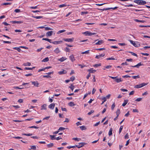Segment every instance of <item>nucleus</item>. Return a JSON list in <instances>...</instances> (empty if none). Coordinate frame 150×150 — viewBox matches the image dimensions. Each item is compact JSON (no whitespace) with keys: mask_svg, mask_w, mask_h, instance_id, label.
I'll return each instance as SVG.
<instances>
[{"mask_svg":"<svg viewBox=\"0 0 150 150\" xmlns=\"http://www.w3.org/2000/svg\"><path fill=\"white\" fill-rule=\"evenodd\" d=\"M148 83H142L139 85H137L135 86L134 88H139L145 86Z\"/></svg>","mask_w":150,"mask_h":150,"instance_id":"1","label":"nucleus"},{"mask_svg":"<svg viewBox=\"0 0 150 150\" xmlns=\"http://www.w3.org/2000/svg\"><path fill=\"white\" fill-rule=\"evenodd\" d=\"M118 7H115L114 8H104L103 9H100V8H98V10H99L101 11H104V10H110L111 9H112L113 10H115Z\"/></svg>","mask_w":150,"mask_h":150,"instance_id":"2","label":"nucleus"},{"mask_svg":"<svg viewBox=\"0 0 150 150\" xmlns=\"http://www.w3.org/2000/svg\"><path fill=\"white\" fill-rule=\"evenodd\" d=\"M129 41L131 44L136 47H138L140 45V44H139L138 42L135 43L134 41L132 40H130Z\"/></svg>","mask_w":150,"mask_h":150,"instance_id":"3","label":"nucleus"},{"mask_svg":"<svg viewBox=\"0 0 150 150\" xmlns=\"http://www.w3.org/2000/svg\"><path fill=\"white\" fill-rule=\"evenodd\" d=\"M74 39V38H64L63 40L66 42H72L73 41Z\"/></svg>","mask_w":150,"mask_h":150,"instance_id":"4","label":"nucleus"},{"mask_svg":"<svg viewBox=\"0 0 150 150\" xmlns=\"http://www.w3.org/2000/svg\"><path fill=\"white\" fill-rule=\"evenodd\" d=\"M63 42V41L61 40L60 41H54V42H52L51 43H53L54 45H57L58 44H60L62 43Z\"/></svg>","mask_w":150,"mask_h":150,"instance_id":"5","label":"nucleus"},{"mask_svg":"<svg viewBox=\"0 0 150 150\" xmlns=\"http://www.w3.org/2000/svg\"><path fill=\"white\" fill-rule=\"evenodd\" d=\"M31 83L32 84L34 85L35 86L38 87L39 86V83H38L37 81H31Z\"/></svg>","mask_w":150,"mask_h":150,"instance_id":"6","label":"nucleus"},{"mask_svg":"<svg viewBox=\"0 0 150 150\" xmlns=\"http://www.w3.org/2000/svg\"><path fill=\"white\" fill-rule=\"evenodd\" d=\"M105 55V54H102L99 55H96L95 58L97 59H99L104 57Z\"/></svg>","mask_w":150,"mask_h":150,"instance_id":"7","label":"nucleus"},{"mask_svg":"<svg viewBox=\"0 0 150 150\" xmlns=\"http://www.w3.org/2000/svg\"><path fill=\"white\" fill-rule=\"evenodd\" d=\"M53 33L52 31H49L46 33V35L47 37L50 36L52 35Z\"/></svg>","mask_w":150,"mask_h":150,"instance_id":"8","label":"nucleus"},{"mask_svg":"<svg viewBox=\"0 0 150 150\" xmlns=\"http://www.w3.org/2000/svg\"><path fill=\"white\" fill-rule=\"evenodd\" d=\"M55 104L54 103H52L50 104L49 106V108L51 109H53L54 108Z\"/></svg>","mask_w":150,"mask_h":150,"instance_id":"9","label":"nucleus"},{"mask_svg":"<svg viewBox=\"0 0 150 150\" xmlns=\"http://www.w3.org/2000/svg\"><path fill=\"white\" fill-rule=\"evenodd\" d=\"M67 73V71L66 70H63L62 71L58 72V73L59 74H65Z\"/></svg>","mask_w":150,"mask_h":150,"instance_id":"10","label":"nucleus"},{"mask_svg":"<svg viewBox=\"0 0 150 150\" xmlns=\"http://www.w3.org/2000/svg\"><path fill=\"white\" fill-rule=\"evenodd\" d=\"M11 22L13 24L17 23L18 24H20L23 23V21H12Z\"/></svg>","mask_w":150,"mask_h":150,"instance_id":"11","label":"nucleus"},{"mask_svg":"<svg viewBox=\"0 0 150 150\" xmlns=\"http://www.w3.org/2000/svg\"><path fill=\"white\" fill-rule=\"evenodd\" d=\"M69 58L72 62H73L75 60V59L73 55L70 56Z\"/></svg>","mask_w":150,"mask_h":150,"instance_id":"12","label":"nucleus"},{"mask_svg":"<svg viewBox=\"0 0 150 150\" xmlns=\"http://www.w3.org/2000/svg\"><path fill=\"white\" fill-rule=\"evenodd\" d=\"M122 79L121 78H117V77L116 78V79H115V81L117 83H119L120 82H122Z\"/></svg>","mask_w":150,"mask_h":150,"instance_id":"13","label":"nucleus"},{"mask_svg":"<svg viewBox=\"0 0 150 150\" xmlns=\"http://www.w3.org/2000/svg\"><path fill=\"white\" fill-rule=\"evenodd\" d=\"M103 43V40H99L97 42L95 43L96 45H100Z\"/></svg>","mask_w":150,"mask_h":150,"instance_id":"14","label":"nucleus"},{"mask_svg":"<svg viewBox=\"0 0 150 150\" xmlns=\"http://www.w3.org/2000/svg\"><path fill=\"white\" fill-rule=\"evenodd\" d=\"M83 34H85L86 36H91V32L89 31H86L83 33Z\"/></svg>","mask_w":150,"mask_h":150,"instance_id":"15","label":"nucleus"},{"mask_svg":"<svg viewBox=\"0 0 150 150\" xmlns=\"http://www.w3.org/2000/svg\"><path fill=\"white\" fill-rule=\"evenodd\" d=\"M46 106H47V105L46 104H44L41 106V110H46Z\"/></svg>","mask_w":150,"mask_h":150,"instance_id":"16","label":"nucleus"},{"mask_svg":"<svg viewBox=\"0 0 150 150\" xmlns=\"http://www.w3.org/2000/svg\"><path fill=\"white\" fill-rule=\"evenodd\" d=\"M55 53L57 54H58L60 52L59 48L58 47L54 51Z\"/></svg>","mask_w":150,"mask_h":150,"instance_id":"17","label":"nucleus"},{"mask_svg":"<svg viewBox=\"0 0 150 150\" xmlns=\"http://www.w3.org/2000/svg\"><path fill=\"white\" fill-rule=\"evenodd\" d=\"M88 71L89 72V73H94L96 71V70H93V68H91L90 69H88Z\"/></svg>","mask_w":150,"mask_h":150,"instance_id":"18","label":"nucleus"},{"mask_svg":"<svg viewBox=\"0 0 150 150\" xmlns=\"http://www.w3.org/2000/svg\"><path fill=\"white\" fill-rule=\"evenodd\" d=\"M128 102V100H124V103L122 104V105L123 106H125V105L127 104V103Z\"/></svg>","mask_w":150,"mask_h":150,"instance_id":"19","label":"nucleus"},{"mask_svg":"<svg viewBox=\"0 0 150 150\" xmlns=\"http://www.w3.org/2000/svg\"><path fill=\"white\" fill-rule=\"evenodd\" d=\"M42 40H44L47 41L50 43H51L52 42L51 40L49 39H48L47 38H43L42 39Z\"/></svg>","mask_w":150,"mask_h":150,"instance_id":"20","label":"nucleus"},{"mask_svg":"<svg viewBox=\"0 0 150 150\" xmlns=\"http://www.w3.org/2000/svg\"><path fill=\"white\" fill-rule=\"evenodd\" d=\"M68 105L72 107L74 106L75 104L73 102H71L69 103Z\"/></svg>","mask_w":150,"mask_h":150,"instance_id":"21","label":"nucleus"},{"mask_svg":"<svg viewBox=\"0 0 150 150\" xmlns=\"http://www.w3.org/2000/svg\"><path fill=\"white\" fill-rule=\"evenodd\" d=\"M79 127L81 130H85L86 129V128L84 126H80Z\"/></svg>","mask_w":150,"mask_h":150,"instance_id":"22","label":"nucleus"},{"mask_svg":"<svg viewBox=\"0 0 150 150\" xmlns=\"http://www.w3.org/2000/svg\"><path fill=\"white\" fill-rule=\"evenodd\" d=\"M134 21L137 22H142V23H144V22H146V21H145L139 20H138L137 19H134Z\"/></svg>","mask_w":150,"mask_h":150,"instance_id":"23","label":"nucleus"},{"mask_svg":"<svg viewBox=\"0 0 150 150\" xmlns=\"http://www.w3.org/2000/svg\"><path fill=\"white\" fill-rule=\"evenodd\" d=\"M144 8V7H142L141 8L139 9H134V10L136 11H142L144 10V9L143 8Z\"/></svg>","mask_w":150,"mask_h":150,"instance_id":"24","label":"nucleus"},{"mask_svg":"<svg viewBox=\"0 0 150 150\" xmlns=\"http://www.w3.org/2000/svg\"><path fill=\"white\" fill-rule=\"evenodd\" d=\"M120 113V109H117V110L116 112V115H117V117H118Z\"/></svg>","mask_w":150,"mask_h":150,"instance_id":"25","label":"nucleus"},{"mask_svg":"<svg viewBox=\"0 0 150 150\" xmlns=\"http://www.w3.org/2000/svg\"><path fill=\"white\" fill-rule=\"evenodd\" d=\"M49 60V59L48 57H47L44 59L42 60V62H48Z\"/></svg>","mask_w":150,"mask_h":150,"instance_id":"26","label":"nucleus"},{"mask_svg":"<svg viewBox=\"0 0 150 150\" xmlns=\"http://www.w3.org/2000/svg\"><path fill=\"white\" fill-rule=\"evenodd\" d=\"M50 138L51 140H53L56 139V138L55 137V135H50Z\"/></svg>","mask_w":150,"mask_h":150,"instance_id":"27","label":"nucleus"},{"mask_svg":"<svg viewBox=\"0 0 150 150\" xmlns=\"http://www.w3.org/2000/svg\"><path fill=\"white\" fill-rule=\"evenodd\" d=\"M146 4V2L143 0H140V5H144Z\"/></svg>","mask_w":150,"mask_h":150,"instance_id":"28","label":"nucleus"},{"mask_svg":"<svg viewBox=\"0 0 150 150\" xmlns=\"http://www.w3.org/2000/svg\"><path fill=\"white\" fill-rule=\"evenodd\" d=\"M134 2L139 5H140V0H135Z\"/></svg>","mask_w":150,"mask_h":150,"instance_id":"29","label":"nucleus"},{"mask_svg":"<svg viewBox=\"0 0 150 150\" xmlns=\"http://www.w3.org/2000/svg\"><path fill=\"white\" fill-rule=\"evenodd\" d=\"M30 147H31V148L29 149L36 150V146H31Z\"/></svg>","mask_w":150,"mask_h":150,"instance_id":"30","label":"nucleus"},{"mask_svg":"<svg viewBox=\"0 0 150 150\" xmlns=\"http://www.w3.org/2000/svg\"><path fill=\"white\" fill-rule=\"evenodd\" d=\"M54 145L53 143H50L47 145V146L48 148L52 147Z\"/></svg>","mask_w":150,"mask_h":150,"instance_id":"31","label":"nucleus"},{"mask_svg":"<svg viewBox=\"0 0 150 150\" xmlns=\"http://www.w3.org/2000/svg\"><path fill=\"white\" fill-rule=\"evenodd\" d=\"M112 128H111L110 130L109 131L108 134L109 136H111L112 134Z\"/></svg>","mask_w":150,"mask_h":150,"instance_id":"32","label":"nucleus"},{"mask_svg":"<svg viewBox=\"0 0 150 150\" xmlns=\"http://www.w3.org/2000/svg\"><path fill=\"white\" fill-rule=\"evenodd\" d=\"M13 49L16 50H17L19 52H20L21 51V50L20 49V47H14L13 48Z\"/></svg>","mask_w":150,"mask_h":150,"instance_id":"33","label":"nucleus"},{"mask_svg":"<svg viewBox=\"0 0 150 150\" xmlns=\"http://www.w3.org/2000/svg\"><path fill=\"white\" fill-rule=\"evenodd\" d=\"M66 31V30H59V31L57 33V34H59L61 33H63V32H65Z\"/></svg>","mask_w":150,"mask_h":150,"instance_id":"34","label":"nucleus"},{"mask_svg":"<svg viewBox=\"0 0 150 150\" xmlns=\"http://www.w3.org/2000/svg\"><path fill=\"white\" fill-rule=\"evenodd\" d=\"M23 65L25 66H30L31 65V63L29 62L25 63L23 64Z\"/></svg>","mask_w":150,"mask_h":150,"instance_id":"35","label":"nucleus"},{"mask_svg":"<svg viewBox=\"0 0 150 150\" xmlns=\"http://www.w3.org/2000/svg\"><path fill=\"white\" fill-rule=\"evenodd\" d=\"M89 50H88L87 51H86L84 52H83L81 53V54H89Z\"/></svg>","mask_w":150,"mask_h":150,"instance_id":"36","label":"nucleus"},{"mask_svg":"<svg viewBox=\"0 0 150 150\" xmlns=\"http://www.w3.org/2000/svg\"><path fill=\"white\" fill-rule=\"evenodd\" d=\"M129 53H130L131 54H132V55H133V56H136V57H137V54L134 53V52H128Z\"/></svg>","mask_w":150,"mask_h":150,"instance_id":"37","label":"nucleus"},{"mask_svg":"<svg viewBox=\"0 0 150 150\" xmlns=\"http://www.w3.org/2000/svg\"><path fill=\"white\" fill-rule=\"evenodd\" d=\"M34 18H36V19H39L42 18L43 17V16H33Z\"/></svg>","mask_w":150,"mask_h":150,"instance_id":"38","label":"nucleus"},{"mask_svg":"<svg viewBox=\"0 0 150 150\" xmlns=\"http://www.w3.org/2000/svg\"><path fill=\"white\" fill-rule=\"evenodd\" d=\"M66 59L63 57L59 59V61H60L61 62H62L64 61Z\"/></svg>","mask_w":150,"mask_h":150,"instance_id":"39","label":"nucleus"},{"mask_svg":"<svg viewBox=\"0 0 150 150\" xmlns=\"http://www.w3.org/2000/svg\"><path fill=\"white\" fill-rule=\"evenodd\" d=\"M69 87L71 90L72 91H73L74 88V86L71 84V86H69Z\"/></svg>","mask_w":150,"mask_h":150,"instance_id":"40","label":"nucleus"},{"mask_svg":"<svg viewBox=\"0 0 150 150\" xmlns=\"http://www.w3.org/2000/svg\"><path fill=\"white\" fill-rule=\"evenodd\" d=\"M22 135H24L26 136H32V134H31V133H29V134H22Z\"/></svg>","mask_w":150,"mask_h":150,"instance_id":"41","label":"nucleus"},{"mask_svg":"<svg viewBox=\"0 0 150 150\" xmlns=\"http://www.w3.org/2000/svg\"><path fill=\"white\" fill-rule=\"evenodd\" d=\"M65 129V128L63 127H60L59 128L58 130L59 132V131H61L64 130Z\"/></svg>","mask_w":150,"mask_h":150,"instance_id":"42","label":"nucleus"},{"mask_svg":"<svg viewBox=\"0 0 150 150\" xmlns=\"http://www.w3.org/2000/svg\"><path fill=\"white\" fill-rule=\"evenodd\" d=\"M137 65V68H139V67L142 65H143V64H141V62L139 63Z\"/></svg>","mask_w":150,"mask_h":150,"instance_id":"43","label":"nucleus"},{"mask_svg":"<svg viewBox=\"0 0 150 150\" xmlns=\"http://www.w3.org/2000/svg\"><path fill=\"white\" fill-rule=\"evenodd\" d=\"M123 128V127L122 126H121L120 127L119 129V134H120L121 133V132Z\"/></svg>","mask_w":150,"mask_h":150,"instance_id":"44","label":"nucleus"},{"mask_svg":"<svg viewBox=\"0 0 150 150\" xmlns=\"http://www.w3.org/2000/svg\"><path fill=\"white\" fill-rule=\"evenodd\" d=\"M142 98H138L137 99H136L135 100L139 102V101H141L142 100Z\"/></svg>","mask_w":150,"mask_h":150,"instance_id":"45","label":"nucleus"},{"mask_svg":"<svg viewBox=\"0 0 150 150\" xmlns=\"http://www.w3.org/2000/svg\"><path fill=\"white\" fill-rule=\"evenodd\" d=\"M132 77L134 79H136L137 78H139V75L136 76H132Z\"/></svg>","mask_w":150,"mask_h":150,"instance_id":"46","label":"nucleus"},{"mask_svg":"<svg viewBox=\"0 0 150 150\" xmlns=\"http://www.w3.org/2000/svg\"><path fill=\"white\" fill-rule=\"evenodd\" d=\"M115 59L113 57H110L106 59V60H115Z\"/></svg>","mask_w":150,"mask_h":150,"instance_id":"47","label":"nucleus"},{"mask_svg":"<svg viewBox=\"0 0 150 150\" xmlns=\"http://www.w3.org/2000/svg\"><path fill=\"white\" fill-rule=\"evenodd\" d=\"M66 6V4H61V5H59V8H62V7Z\"/></svg>","mask_w":150,"mask_h":150,"instance_id":"48","label":"nucleus"},{"mask_svg":"<svg viewBox=\"0 0 150 150\" xmlns=\"http://www.w3.org/2000/svg\"><path fill=\"white\" fill-rule=\"evenodd\" d=\"M45 29L46 30H52V29L51 28H50V27H46L45 28Z\"/></svg>","mask_w":150,"mask_h":150,"instance_id":"49","label":"nucleus"},{"mask_svg":"<svg viewBox=\"0 0 150 150\" xmlns=\"http://www.w3.org/2000/svg\"><path fill=\"white\" fill-rule=\"evenodd\" d=\"M115 106V103H114L112 104V105L111 106V108L112 110H113L114 109Z\"/></svg>","mask_w":150,"mask_h":150,"instance_id":"50","label":"nucleus"},{"mask_svg":"<svg viewBox=\"0 0 150 150\" xmlns=\"http://www.w3.org/2000/svg\"><path fill=\"white\" fill-rule=\"evenodd\" d=\"M70 80L71 81H73L75 79V77L74 76H72L70 78Z\"/></svg>","mask_w":150,"mask_h":150,"instance_id":"51","label":"nucleus"},{"mask_svg":"<svg viewBox=\"0 0 150 150\" xmlns=\"http://www.w3.org/2000/svg\"><path fill=\"white\" fill-rule=\"evenodd\" d=\"M3 42L4 43H7V44H11V42L10 41H3Z\"/></svg>","mask_w":150,"mask_h":150,"instance_id":"52","label":"nucleus"},{"mask_svg":"<svg viewBox=\"0 0 150 150\" xmlns=\"http://www.w3.org/2000/svg\"><path fill=\"white\" fill-rule=\"evenodd\" d=\"M29 128H34L35 129H38V127H37L35 126H32L31 127H28Z\"/></svg>","mask_w":150,"mask_h":150,"instance_id":"53","label":"nucleus"},{"mask_svg":"<svg viewBox=\"0 0 150 150\" xmlns=\"http://www.w3.org/2000/svg\"><path fill=\"white\" fill-rule=\"evenodd\" d=\"M88 12L87 11H82L81 13V15L83 14H86L88 13Z\"/></svg>","mask_w":150,"mask_h":150,"instance_id":"54","label":"nucleus"},{"mask_svg":"<svg viewBox=\"0 0 150 150\" xmlns=\"http://www.w3.org/2000/svg\"><path fill=\"white\" fill-rule=\"evenodd\" d=\"M141 54L143 55H146V56H148L149 55V54L148 53H141Z\"/></svg>","mask_w":150,"mask_h":150,"instance_id":"55","label":"nucleus"},{"mask_svg":"<svg viewBox=\"0 0 150 150\" xmlns=\"http://www.w3.org/2000/svg\"><path fill=\"white\" fill-rule=\"evenodd\" d=\"M101 65V64H96L94 65L93 66L95 67H97L98 66H100Z\"/></svg>","mask_w":150,"mask_h":150,"instance_id":"56","label":"nucleus"},{"mask_svg":"<svg viewBox=\"0 0 150 150\" xmlns=\"http://www.w3.org/2000/svg\"><path fill=\"white\" fill-rule=\"evenodd\" d=\"M75 146H76L78 148H80L81 147H82L83 146V145H80L79 144L78 145H75Z\"/></svg>","mask_w":150,"mask_h":150,"instance_id":"57","label":"nucleus"},{"mask_svg":"<svg viewBox=\"0 0 150 150\" xmlns=\"http://www.w3.org/2000/svg\"><path fill=\"white\" fill-rule=\"evenodd\" d=\"M11 3H5L3 4L2 5H11Z\"/></svg>","mask_w":150,"mask_h":150,"instance_id":"58","label":"nucleus"},{"mask_svg":"<svg viewBox=\"0 0 150 150\" xmlns=\"http://www.w3.org/2000/svg\"><path fill=\"white\" fill-rule=\"evenodd\" d=\"M14 11L16 13H19L21 11L20 10L18 9H16Z\"/></svg>","mask_w":150,"mask_h":150,"instance_id":"59","label":"nucleus"},{"mask_svg":"<svg viewBox=\"0 0 150 150\" xmlns=\"http://www.w3.org/2000/svg\"><path fill=\"white\" fill-rule=\"evenodd\" d=\"M94 112V111L93 110H91L90 112H89L88 113V115H91V114H92V113H93Z\"/></svg>","mask_w":150,"mask_h":150,"instance_id":"60","label":"nucleus"},{"mask_svg":"<svg viewBox=\"0 0 150 150\" xmlns=\"http://www.w3.org/2000/svg\"><path fill=\"white\" fill-rule=\"evenodd\" d=\"M23 99H19L18 100V102L20 103H23Z\"/></svg>","mask_w":150,"mask_h":150,"instance_id":"61","label":"nucleus"},{"mask_svg":"<svg viewBox=\"0 0 150 150\" xmlns=\"http://www.w3.org/2000/svg\"><path fill=\"white\" fill-rule=\"evenodd\" d=\"M122 77L123 78H130L131 77L130 76H129V75H125V76H122Z\"/></svg>","mask_w":150,"mask_h":150,"instance_id":"62","label":"nucleus"},{"mask_svg":"<svg viewBox=\"0 0 150 150\" xmlns=\"http://www.w3.org/2000/svg\"><path fill=\"white\" fill-rule=\"evenodd\" d=\"M125 139H127L129 138V135L128 133H127L126 135L125 136Z\"/></svg>","mask_w":150,"mask_h":150,"instance_id":"63","label":"nucleus"},{"mask_svg":"<svg viewBox=\"0 0 150 150\" xmlns=\"http://www.w3.org/2000/svg\"><path fill=\"white\" fill-rule=\"evenodd\" d=\"M65 50L67 52H70V49L68 47H66Z\"/></svg>","mask_w":150,"mask_h":150,"instance_id":"64","label":"nucleus"}]
</instances>
